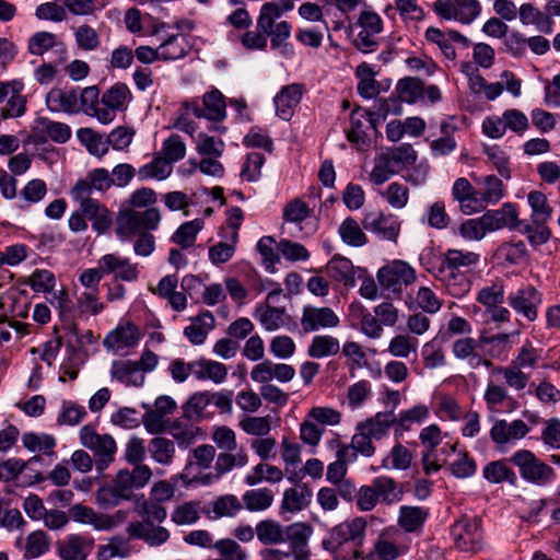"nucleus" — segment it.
Here are the masks:
<instances>
[{
	"label": "nucleus",
	"instance_id": "obj_1",
	"mask_svg": "<svg viewBox=\"0 0 560 560\" xmlns=\"http://www.w3.org/2000/svg\"><path fill=\"white\" fill-rule=\"evenodd\" d=\"M366 525L363 517L340 523L329 530L322 546L326 551L335 555V560H358L362 558L359 547L363 544Z\"/></svg>",
	"mask_w": 560,
	"mask_h": 560
},
{
	"label": "nucleus",
	"instance_id": "obj_2",
	"mask_svg": "<svg viewBox=\"0 0 560 560\" xmlns=\"http://www.w3.org/2000/svg\"><path fill=\"white\" fill-rule=\"evenodd\" d=\"M510 462L517 468L521 478L536 487H547L557 479L552 466L539 458L533 451L521 448L510 456Z\"/></svg>",
	"mask_w": 560,
	"mask_h": 560
},
{
	"label": "nucleus",
	"instance_id": "obj_3",
	"mask_svg": "<svg viewBox=\"0 0 560 560\" xmlns=\"http://www.w3.org/2000/svg\"><path fill=\"white\" fill-rule=\"evenodd\" d=\"M161 213L158 208H125L116 217V234L120 238H130L137 233L154 231L159 228Z\"/></svg>",
	"mask_w": 560,
	"mask_h": 560
},
{
	"label": "nucleus",
	"instance_id": "obj_4",
	"mask_svg": "<svg viewBox=\"0 0 560 560\" xmlns=\"http://www.w3.org/2000/svg\"><path fill=\"white\" fill-rule=\"evenodd\" d=\"M80 442L93 452L95 467L100 474L114 462L117 445L110 434H98L92 425L86 424L80 430Z\"/></svg>",
	"mask_w": 560,
	"mask_h": 560
},
{
	"label": "nucleus",
	"instance_id": "obj_5",
	"mask_svg": "<svg viewBox=\"0 0 560 560\" xmlns=\"http://www.w3.org/2000/svg\"><path fill=\"white\" fill-rule=\"evenodd\" d=\"M455 547L465 552H477L483 547V535L480 520L464 518L451 528Z\"/></svg>",
	"mask_w": 560,
	"mask_h": 560
},
{
	"label": "nucleus",
	"instance_id": "obj_6",
	"mask_svg": "<svg viewBox=\"0 0 560 560\" xmlns=\"http://www.w3.org/2000/svg\"><path fill=\"white\" fill-rule=\"evenodd\" d=\"M182 105L185 110L191 112L197 118L221 121L226 116L224 96L218 89L205 93L201 101H185Z\"/></svg>",
	"mask_w": 560,
	"mask_h": 560
},
{
	"label": "nucleus",
	"instance_id": "obj_7",
	"mask_svg": "<svg viewBox=\"0 0 560 560\" xmlns=\"http://www.w3.org/2000/svg\"><path fill=\"white\" fill-rule=\"evenodd\" d=\"M416 280L415 270L405 261L395 260L383 266L377 272V281L383 290L399 294L404 287Z\"/></svg>",
	"mask_w": 560,
	"mask_h": 560
},
{
	"label": "nucleus",
	"instance_id": "obj_8",
	"mask_svg": "<svg viewBox=\"0 0 560 560\" xmlns=\"http://www.w3.org/2000/svg\"><path fill=\"white\" fill-rule=\"evenodd\" d=\"M133 489L137 488L129 476V470L121 469L117 472L113 483L103 486L97 490V502L105 508L116 506L121 501L130 500Z\"/></svg>",
	"mask_w": 560,
	"mask_h": 560
},
{
	"label": "nucleus",
	"instance_id": "obj_9",
	"mask_svg": "<svg viewBox=\"0 0 560 560\" xmlns=\"http://www.w3.org/2000/svg\"><path fill=\"white\" fill-rule=\"evenodd\" d=\"M114 185L110 173L103 167L89 172L83 179H79L71 190L72 198L77 201L94 200L91 198L93 190L102 194Z\"/></svg>",
	"mask_w": 560,
	"mask_h": 560
},
{
	"label": "nucleus",
	"instance_id": "obj_10",
	"mask_svg": "<svg viewBox=\"0 0 560 560\" xmlns=\"http://www.w3.org/2000/svg\"><path fill=\"white\" fill-rule=\"evenodd\" d=\"M71 128L67 124L54 121L47 117H38L31 130L30 141L40 145L50 139L61 144L66 143L71 138Z\"/></svg>",
	"mask_w": 560,
	"mask_h": 560
},
{
	"label": "nucleus",
	"instance_id": "obj_11",
	"mask_svg": "<svg viewBox=\"0 0 560 560\" xmlns=\"http://www.w3.org/2000/svg\"><path fill=\"white\" fill-rule=\"evenodd\" d=\"M509 305L527 320L534 322L538 316V305L541 303V293L533 285L527 284L511 292L508 296Z\"/></svg>",
	"mask_w": 560,
	"mask_h": 560
},
{
	"label": "nucleus",
	"instance_id": "obj_12",
	"mask_svg": "<svg viewBox=\"0 0 560 560\" xmlns=\"http://www.w3.org/2000/svg\"><path fill=\"white\" fill-rule=\"evenodd\" d=\"M480 260V255L475 252H467L463 249L450 248L445 253L438 256V271L443 275L450 272L468 273Z\"/></svg>",
	"mask_w": 560,
	"mask_h": 560
},
{
	"label": "nucleus",
	"instance_id": "obj_13",
	"mask_svg": "<svg viewBox=\"0 0 560 560\" xmlns=\"http://www.w3.org/2000/svg\"><path fill=\"white\" fill-rule=\"evenodd\" d=\"M362 228L383 240L396 242L400 223L393 214H384L382 211L368 212L362 220Z\"/></svg>",
	"mask_w": 560,
	"mask_h": 560
},
{
	"label": "nucleus",
	"instance_id": "obj_14",
	"mask_svg": "<svg viewBox=\"0 0 560 560\" xmlns=\"http://www.w3.org/2000/svg\"><path fill=\"white\" fill-rule=\"evenodd\" d=\"M424 37L429 43L436 45L448 60L456 58V50L453 46L454 43L460 44L464 48L470 46V40L455 30L443 32L438 27L430 26L427 28Z\"/></svg>",
	"mask_w": 560,
	"mask_h": 560
},
{
	"label": "nucleus",
	"instance_id": "obj_15",
	"mask_svg": "<svg viewBox=\"0 0 560 560\" xmlns=\"http://www.w3.org/2000/svg\"><path fill=\"white\" fill-rule=\"evenodd\" d=\"M338 315L330 307L304 306L301 326L305 334L318 329L335 328L339 325Z\"/></svg>",
	"mask_w": 560,
	"mask_h": 560
},
{
	"label": "nucleus",
	"instance_id": "obj_16",
	"mask_svg": "<svg viewBox=\"0 0 560 560\" xmlns=\"http://www.w3.org/2000/svg\"><path fill=\"white\" fill-rule=\"evenodd\" d=\"M483 223L489 232L508 228L509 230H518L522 220L518 219L516 205L505 202L500 209L488 210L483 214Z\"/></svg>",
	"mask_w": 560,
	"mask_h": 560
},
{
	"label": "nucleus",
	"instance_id": "obj_17",
	"mask_svg": "<svg viewBox=\"0 0 560 560\" xmlns=\"http://www.w3.org/2000/svg\"><path fill=\"white\" fill-rule=\"evenodd\" d=\"M46 105L52 113L78 114L80 112L78 90L54 88L46 95Z\"/></svg>",
	"mask_w": 560,
	"mask_h": 560
},
{
	"label": "nucleus",
	"instance_id": "obj_18",
	"mask_svg": "<svg viewBox=\"0 0 560 560\" xmlns=\"http://www.w3.org/2000/svg\"><path fill=\"white\" fill-rule=\"evenodd\" d=\"M304 91L301 83H292L283 86L273 98L278 117L290 120L295 107L300 104Z\"/></svg>",
	"mask_w": 560,
	"mask_h": 560
},
{
	"label": "nucleus",
	"instance_id": "obj_19",
	"mask_svg": "<svg viewBox=\"0 0 560 560\" xmlns=\"http://www.w3.org/2000/svg\"><path fill=\"white\" fill-rule=\"evenodd\" d=\"M282 290L280 288L270 291L266 299V306L258 305L255 308L254 316L268 331L276 330L283 324L284 307H276L269 304L270 302H275V299L278 298Z\"/></svg>",
	"mask_w": 560,
	"mask_h": 560
},
{
	"label": "nucleus",
	"instance_id": "obj_20",
	"mask_svg": "<svg viewBox=\"0 0 560 560\" xmlns=\"http://www.w3.org/2000/svg\"><path fill=\"white\" fill-rule=\"evenodd\" d=\"M529 430V427L521 419L511 423L505 420H497L490 430V438L495 444L503 445L523 439Z\"/></svg>",
	"mask_w": 560,
	"mask_h": 560
},
{
	"label": "nucleus",
	"instance_id": "obj_21",
	"mask_svg": "<svg viewBox=\"0 0 560 560\" xmlns=\"http://www.w3.org/2000/svg\"><path fill=\"white\" fill-rule=\"evenodd\" d=\"M284 542L288 541L291 548V555H294L295 560H308L307 555L302 550L306 547L307 540L311 537L313 529L312 526L298 522L283 527Z\"/></svg>",
	"mask_w": 560,
	"mask_h": 560
},
{
	"label": "nucleus",
	"instance_id": "obj_22",
	"mask_svg": "<svg viewBox=\"0 0 560 560\" xmlns=\"http://www.w3.org/2000/svg\"><path fill=\"white\" fill-rule=\"evenodd\" d=\"M510 457L492 460L488 463L482 469L483 478L490 483H503L506 482L510 486H517L518 477L512 468Z\"/></svg>",
	"mask_w": 560,
	"mask_h": 560
},
{
	"label": "nucleus",
	"instance_id": "obj_23",
	"mask_svg": "<svg viewBox=\"0 0 560 560\" xmlns=\"http://www.w3.org/2000/svg\"><path fill=\"white\" fill-rule=\"evenodd\" d=\"M127 532L130 537L142 539L151 546H159L170 537L166 528L155 527L151 521L131 522L128 525Z\"/></svg>",
	"mask_w": 560,
	"mask_h": 560
},
{
	"label": "nucleus",
	"instance_id": "obj_24",
	"mask_svg": "<svg viewBox=\"0 0 560 560\" xmlns=\"http://www.w3.org/2000/svg\"><path fill=\"white\" fill-rule=\"evenodd\" d=\"M81 210L92 221V228L98 234L109 230L113 223L112 212L98 200L79 201Z\"/></svg>",
	"mask_w": 560,
	"mask_h": 560
},
{
	"label": "nucleus",
	"instance_id": "obj_25",
	"mask_svg": "<svg viewBox=\"0 0 560 560\" xmlns=\"http://www.w3.org/2000/svg\"><path fill=\"white\" fill-rule=\"evenodd\" d=\"M479 343L478 339L470 337L459 338L454 341L452 352L456 359L469 360L472 368L485 365L487 368L492 366V362L488 359L482 358L478 352Z\"/></svg>",
	"mask_w": 560,
	"mask_h": 560
},
{
	"label": "nucleus",
	"instance_id": "obj_26",
	"mask_svg": "<svg viewBox=\"0 0 560 560\" xmlns=\"http://www.w3.org/2000/svg\"><path fill=\"white\" fill-rule=\"evenodd\" d=\"M110 375L126 386L140 387L144 383V374L139 371L136 361L116 360L112 363Z\"/></svg>",
	"mask_w": 560,
	"mask_h": 560
},
{
	"label": "nucleus",
	"instance_id": "obj_27",
	"mask_svg": "<svg viewBox=\"0 0 560 560\" xmlns=\"http://www.w3.org/2000/svg\"><path fill=\"white\" fill-rule=\"evenodd\" d=\"M140 339V332L138 327L128 322L124 326H118L116 329L112 330L105 338H104V346L107 349H115V348H130L138 343Z\"/></svg>",
	"mask_w": 560,
	"mask_h": 560
},
{
	"label": "nucleus",
	"instance_id": "obj_28",
	"mask_svg": "<svg viewBox=\"0 0 560 560\" xmlns=\"http://www.w3.org/2000/svg\"><path fill=\"white\" fill-rule=\"evenodd\" d=\"M520 21L524 25H535L540 33L551 34L553 31V20L547 11L544 13L532 3H524L518 10Z\"/></svg>",
	"mask_w": 560,
	"mask_h": 560
},
{
	"label": "nucleus",
	"instance_id": "obj_29",
	"mask_svg": "<svg viewBox=\"0 0 560 560\" xmlns=\"http://www.w3.org/2000/svg\"><path fill=\"white\" fill-rule=\"evenodd\" d=\"M397 417L393 410L377 412L374 417L358 423L357 430H364L376 440H381L387 434L388 429L395 425Z\"/></svg>",
	"mask_w": 560,
	"mask_h": 560
},
{
	"label": "nucleus",
	"instance_id": "obj_30",
	"mask_svg": "<svg viewBox=\"0 0 560 560\" xmlns=\"http://www.w3.org/2000/svg\"><path fill=\"white\" fill-rule=\"evenodd\" d=\"M312 494V490L306 483L289 488L283 493L281 510L298 513L310 504Z\"/></svg>",
	"mask_w": 560,
	"mask_h": 560
},
{
	"label": "nucleus",
	"instance_id": "obj_31",
	"mask_svg": "<svg viewBox=\"0 0 560 560\" xmlns=\"http://www.w3.org/2000/svg\"><path fill=\"white\" fill-rule=\"evenodd\" d=\"M192 374L199 381L211 380L215 384L222 383L228 376L226 366L218 361L199 359L192 361Z\"/></svg>",
	"mask_w": 560,
	"mask_h": 560
},
{
	"label": "nucleus",
	"instance_id": "obj_32",
	"mask_svg": "<svg viewBox=\"0 0 560 560\" xmlns=\"http://www.w3.org/2000/svg\"><path fill=\"white\" fill-rule=\"evenodd\" d=\"M91 546L86 538L71 535L58 542V555L62 560H85Z\"/></svg>",
	"mask_w": 560,
	"mask_h": 560
},
{
	"label": "nucleus",
	"instance_id": "obj_33",
	"mask_svg": "<svg viewBox=\"0 0 560 560\" xmlns=\"http://www.w3.org/2000/svg\"><path fill=\"white\" fill-rule=\"evenodd\" d=\"M513 334H498L494 336H486L483 332L478 338L479 348L483 354L492 359L506 357L511 346L510 337Z\"/></svg>",
	"mask_w": 560,
	"mask_h": 560
},
{
	"label": "nucleus",
	"instance_id": "obj_34",
	"mask_svg": "<svg viewBox=\"0 0 560 560\" xmlns=\"http://www.w3.org/2000/svg\"><path fill=\"white\" fill-rule=\"evenodd\" d=\"M429 516V511L421 506L402 505L399 509L398 525L407 533L422 528Z\"/></svg>",
	"mask_w": 560,
	"mask_h": 560
},
{
	"label": "nucleus",
	"instance_id": "obj_35",
	"mask_svg": "<svg viewBox=\"0 0 560 560\" xmlns=\"http://www.w3.org/2000/svg\"><path fill=\"white\" fill-rule=\"evenodd\" d=\"M330 278L343 282L346 285H354L355 271L350 259L335 255L326 266Z\"/></svg>",
	"mask_w": 560,
	"mask_h": 560
},
{
	"label": "nucleus",
	"instance_id": "obj_36",
	"mask_svg": "<svg viewBox=\"0 0 560 560\" xmlns=\"http://www.w3.org/2000/svg\"><path fill=\"white\" fill-rule=\"evenodd\" d=\"M257 539L265 546L284 542L283 526L271 518L262 520L255 527Z\"/></svg>",
	"mask_w": 560,
	"mask_h": 560
},
{
	"label": "nucleus",
	"instance_id": "obj_37",
	"mask_svg": "<svg viewBox=\"0 0 560 560\" xmlns=\"http://www.w3.org/2000/svg\"><path fill=\"white\" fill-rule=\"evenodd\" d=\"M527 201L532 209V222L534 224L547 223L552 215V208L547 196L539 190H532L527 195Z\"/></svg>",
	"mask_w": 560,
	"mask_h": 560
},
{
	"label": "nucleus",
	"instance_id": "obj_38",
	"mask_svg": "<svg viewBox=\"0 0 560 560\" xmlns=\"http://www.w3.org/2000/svg\"><path fill=\"white\" fill-rule=\"evenodd\" d=\"M160 56L163 61L184 58L189 51V45L184 35H171L160 46Z\"/></svg>",
	"mask_w": 560,
	"mask_h": 560
},
{
	"label": "nucleus",
	"instance_id": "obj_39",
	"mask_svg": "<svg viewBox=\"0 0 560 560\" xmlns=\"http://www.w3.org/2000/svg\"><path fill=\"white\" fill-rule=\"evenodd\" d=\"M338 233L342 242L348 246L361 247L368 243L363 229L352 217H348L341 222Z\"/></svg>",
	"mask_w": 560,
	"mask_h": 560
},
{
	"label": "nucleus",
	"instance_id": "obj_40",
	"mask_svg": "<svg viewBox=\"0 0 560 560\" xmlns=\"http://www.w3.org/2000/svg\"><path fill=\"white\" fill-rule=\"evenodd\" d=\"M363 113V108L360 106H357L350 114V129L347 130V139L349 142L358 145H369L370 138L368 135V130L370 128H366V121L364 122L362 119L364 117H361V114Z\"/></svg>",
	"mask_w": 560,
	"mask_h": 560
},
{
	"label": "nucleus",
	"instance_id": "obj_41",
	"mask_svg": "<svg viewBox=\"0 0 560 560\" xmlns=\"http://www.w3.org/2000/svg\"><path fill=\"white\" fill-rule=\"evenodd\" d=\"M194 420H187L183 417L175 419L171 424V434L179 446L187 447L194 443L200 428L195 425Z\"/></svg>",
	"mask_w": 560,
	"mask_h": 560
},
{
	"label": "nucleus",
	"instance_id": "obj_42",
	"mask_svg": "<svg viewBox=\"0 0 560 560\" xmlns=\"http://www.w3.org/2000/svg\"><path fill=\"white\" fill-rule=\"evenodd\" d=\"M444 282L445 289L450 295L453 298H463L465 296L471 289V280L466 273L463 272H450L446 271L442 276L439 277Z\"/></svg>",
	"mask_w": 560,
	"mask_h": 560
},
{
	"label": "nucleus",
	"instance_id": "obj_43",
	"mask_svg": "<svg viewBox=\"0 0 560 560\" xmlns=\"http://www.w3.org/2000/svg\"><path fill=\"white\" fill-rule=\"evenodd\" d=\"M60 47L61 51H65V45L58 42L56 34L40 31L33 34L28 39L27 49L31 55L43 56L49 49Z\"/></svg>",
	"mask_w": 560,
	"mask_h": 560
},
{
	"label": "nucleus",
	"instance_id": "obj_44",
	"mask_svg": "<svg viewBox=\"0 0 560 560\" xmlns=\"http://www.w3.org/2000/svg\"><path fill=\"white\" fill-rule=\"evenodd\" d=\"M372 482L380 501L385 502L386 504L400 501L402 497V489L392 477L380 476L374 478Z\"/></svg>",
	"mask_w": 560,
	"mask_h": 560
},
{
	"label": "nucleus",
	"instance_id": "obj_45",
	"mask_svg": "<svg viewBox=\"0 0 560 560\" xmlns=\"http://www.w3.org/2000/svg\"><path fill=\"white\" fill-rule=\"evenodd\" d=\"M340 345L337 338L329 335H318L312 339L307 354L314 359L335 355L339 352Z\"/></svg>",
	"mask_w": 560,
	"mask_h": 560
},
{
	"label": "nucleus",
	"instance_id": "obj_46",
	"mask_svg": "<svg viewBox=\"0 0 560 560\" xmlns=\"http://www.w3.org/2000/svg\"><path fill=\"white\" fill-rule=\"evenodd\" d=\"M245 508L250 512H259L269 509L273 502V493L268 488L247 490L243 494Z\"/></svg>",
	"mask_w": 560,
	"mask_h": 560
},
{
	"label": "nucleus",
	"instance_id": "obj_47",
	"mask_svg": "<svg viewBox=\"0 0 560 560\" xmlns=\"http://www.w3.org/2000/svg\"><path fill=\"white\" fill-rule=\"evenodd\" d=\"M202 228L203 221L201 219L185 222L175 231L171 240L183 249L189 248L195 244L197 234Z\"/></svg>",
	"mask_w": 560,
	"mask_h": 560
},
{
	"label": "nucleus",
	"instance_id": "obj_48",
	"mask_svg": "<svg viewBox=\"0 0 560 560\" xmlns=\"http://www.w3.org/2000/svg\"><path fill=\"white\" fill-rule=\"evenodd\" d=\"M209 404H211L209 392L195 393L182 407L184 418L196 422L200 421L203 418V411Z\"/></svg>",
	"mask_w": 560,
	"mask_h": 560
},
{
	"label": "nucleus",
	"instance_id": "obj_49",
	"mask_svg": "<svg viewBox=\"0 0 560 560\" xmlns=\"http://www.w3.org/2000/svg\"><path fill=\"white\" fill-rule=\"evenodd\" d=\"M19 282L30 285L34 292L49 293L56 285V278L47 269H36L31 276L20 279Z\"/></svg>",
	"mask_w": 560,
	"mask_h": 560
},
{
	"label": "nucleus",
	"instance_id": "obj_50",
	"mask_svg": "<svg viewBox=\"0 0 560 560\" xmlns=\"http://www.w3.org/2000/svg\"><path fill=\"white\" fill-rule=\"evenodd\" d=\"M66 351L67 358L60 365V382H66V376L72 381L77 380L80 366L84 362L83 352L74 346L68 345Z\"/></svg>",
	"mask_w": 560,
	"mask_h": 560
},
{
	"label": "nucleus",
	"instance_id": "obj_51",
	"mask_svg": "<svg viewBox=\"0 0 560 560\" xmlns=\"http://www.w3.org/2000/svg\"><path fill=\"white\" fill-rule=\"evenodd\" d=\"M148 451L159 464L170 465L175 454V446L172 440L156 436L149 442Z\"/></svg>",
	"mask_w": 560,
	"mask_h": 560
},
{
	"label": "nucleus",
	"instance_id": "obj_52",
	"mask_svg": "<svg viewBox=\"0 0 560 560\" xmlns=\"http://www.w3.org/2000/svg\"><path fill=\"white\" fill-rule=\"evenodd\" d=\"M396 93L401 103H415L423 94V82L419 78L406 77L398 81Z\"/></svg>",
	"mask_w": 560,
	"mask_h": 560
},
{
	"label": "nucleus",
	"instance_id": "obj_53",
	"mask_svg": "<svg viewBox=\"0 0 560 560\" xmlns=\"http://www.w3.org/2000/svg\"><path fill=\"white\" fill-rule=\"evenodd\" d=\"M429 415V410L423 405H418L402 411L399 413V417L396 420L395 428V436L397 439L401 438L405 431H408L409 422H421Z\"/></svg>",
	"mask_w": 560,
	"mask_h": 560
},
{
	"label": "nucleus",
	"instance_id": "obj_54",
	"mask_svg": "<svg viewBox=\"0 0 560 560\" xmlns=\"http://www.w3.org/2000/svg\"><path fill=\"white\" fill-rule=\"evenodd\" d=\"M277 244L272 236H262L256 246L262 258V264L269 272H275V265L280 261Z\"/></svg>",
	"mask_w": 560,
	"mask_h": 560
},
{
	"label": "nucleus",
	"instance_id": "obj_55",
	"mask_svg": "<svg viewBox=\"0 0 560 560\" xmlns=\"http://www.w3.org/2000/svg\"><path fill=\"white\" fill-rule=\"evenodd\" d=\"M517 231L527 235L528 242L534 247L546 244L551 237V231L546 223L534 224L522 220Z\"/></svg>",
	"mask_w": 560,
	"mask_h": 560
},
{
	"label": "nucleus",
	"instance_id": "obj_56",
	"mask_svg": "<svg viewBox=\"0 0 560 560\" xmlns=\"http://www.w3.org/2000/svg\"><path fill=\"white\" fill-rule=\"evenodd\" d=\"M243 505L241 501L234 494H225L217 498L212 502V511L214 513V518L221 517H233L241 510Z\"/></svg>",
	"mask_w": 560,
	"mask_h": 560
},
{
	"label": "nucleus",
	"instance_id": "obj_57",
	"mask_svg": "<svg viewBox=\"0 0 560 560\" xmlns=\"http://www.w3.org/2000/svg\"><path fill=\"white\" fill-rule=\"evenodd\" d=\"M77 137L91 154L103 156L108 151V147L103 141L102 136L91 128H80L77 131Z\"/></svg>",
	"mask_w": 560,
	"mask_h": 560
},
{
	"label": "nucleus",
	"instance_id": "obj_58",
	"mask_svg": "<svg viewBox=\"0 0 560 560\" xmlns=\"http://www.w3.org/2000/svg\"><path fill=\"white\" fill-rule=\"evenodd\" d=\"M291 24L287 21H281L276 24L272 31L268 34L271 37V48L280 49L281 54L291 56L293 54L292 46L285 40L290 37Z\"/></svg>",
	"mask_w": 560,
	"mask_h": 560
},
{
	"label": "nucleus",
	"instance_id": "obj_59",
	"mask_svg": "<svg viewBox=\"0 0 560 560\" xmlns=\"http://www.w3.org/2000/svg\"><path fill=\"white\" fill-rule=\"evenodd\" d=\"M21 90L22 84L13 81L12 92L10 93V97L5 107L2 108V116L4 118L20 117L24 114L26 107V98L21 94Z\"/></svg>",
	"mask_w": 560,
	"mask_h": 560
},
{
	"label": "nucleus",
	"instance_id": "obj_60",
	"mask_svg": "<svg viewBox=\"0 0 560 560\" xmlns=\"http://www.w3.org/2000/svg\"><path fill=\"white\" fill-rule=\"evenodd\" d=\"M86 410L72 401L65 400L61 406V411L57 418L58 425H77L86 417Z\"/></svg>",
	"mask_w": 560,
	"mask_h": 560
},
{
	"label": "nucleus",
	"instance_id": "obj_61",
	"mask_svg": "<svg viewBox=\"0 0 560 560\" xmlns=\"http://www.w3.org/2000/svg\"><path fill=\"white\" fill-rule=\"evenodd\" d=\"M172 172L170 163L163 156H154V159L140 167L139 176L141 179L158 178L164 179Z\"/></svg>",
	"mask_w": 560,
	"mask_h": 560
},
{
	"label": "nucleus",
	"instance_id": "obj_62",
	"mask_svg": "<svg viewBox=\"0 0 560 560\" xmlns=\"http://www.w3.org/2000/svg\"><path fill=\"white\" fill-rule=\"evenodd\" d=\"M163 158L170 163H175L184 159L186 154V145L179 135L173 133L163 141Z\"/></svg>",
	"mask_w": 560,
	"mask_h": 560
},
{
	"label": "nucleus",
	"instance_id": "obj_63",
	"mask_svg": "<svg viewBox=\"0 0 560 560\" xmlns=\"http://www.w3.org/2000/svg\"><path fill=\"white\" fill-rule=\"evenodd\" d=\"M130 96L128 86L124 83H117L110 86L103 95L102 103L104 106L115 108L116 110L121 109Z\"/></svg>",
	"mask_w": 560,
	"mask_h": 560
},
{
	"label": "nucleus",
	"instance_id": "obj_64",
	"mask_svg": "<svg viewBox=\"0 0 560 560\" xmlns=\"http://www.w3.org/2000/svg\"><path fill=\"white\" fill-rule=\"evenodd\" d=\"M277 249L289 261H304L311 256L310 252L303 244L285 238L281 240L277 244Z\"/></svg>",
	"mask_w": 560,
	"mask_h": 560
}]
</instances>
